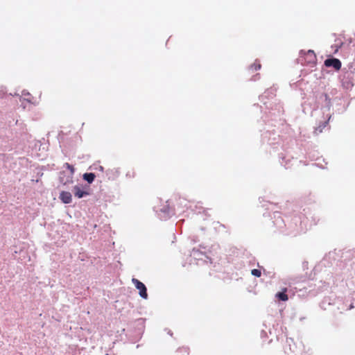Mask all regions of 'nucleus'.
Segmentation results:
<instances>
[{
    "label": "nucleus",
    "mask_w": 355,
    "mask_h": 355,
    "mask_svg": "<svg viewBox=\"0 0 355 355\" xmlns=\"http://www.w3.org/2000/svg\"><path fill=\"white\" fill-rule=\"evenodd\" d=\"M132 282L135 287L139 291V295L144 299H147L148 293L146 286L141 282L135 278H133Z\"/></svg>",
    "instance_id": "f257e3e1"
},
{
    "label": "nucleus",
    "mask_w": 355,
    "mask_h": 355,
    "mask_svg": "<svg viewBox=\"0 0 355 355\" xmlns=\"http://www.w3.org/2000/svg\"><path fill=\"white\" fill-rule=\"evenodd\" d=\"M302 58L304 60V64H313L316 62V55L313 51L309 50L307 52L304 53V57Z\"/></svg>",
    "instance_id": "f03ea898"
},
{
    "label": "nucleus",
    "mask_w": 355,
    "mask_h": 355,
    "mask_svg": "<svg viewBox=\"0 0 355 355\" xmlns=\"http://www.w3.org/2000/svg\"><path fill=\"white\" fill-rule=\"evenodd\" d=\"M324 65L327 67H332L336 70H339L341 68V62L337 58H329L324 61Z\"/></svg>",
    "instance_id": "7ed1b4c3"
},
{
    "label": "nucleus",
    "mask_w": 355,
    "mask_h": 355,
    "mask_svg": "<svg viewBox=\"0 0 355 355\" xmlns=\"http://www.w3.org/2000/svg\"><path fill=\"white\" fill-rule=\"evenodd\" d=\"M73 192L75 197L78 198H83L84 196H88L89 193L84 191L80 186H75L73 189Z\"/></svg>",
    "instance_id": "20e7f679"
},
{
    "label": "nucleus",
    "mask_w": 355,
    "mask_h": 355,
    "mask_svg": "<svg viewBox=\"0 0 355 355\" xmlns=\"http://www.w3.org/2000/svg\"><path fill=\"white\" fill-rule=\"evenodd\" d=\"M61 201L65 204H69L72 201V196L69 191H62L59 196Z\"/></svg>",
    "instance_id": "39448f33"
},
{
    "label": "nucleus",
    "mask_w": 355,
    "mask_h": 355,
    "mask_svg": "<svg viewBox=\"0 0 355 355\" xmlns=\"http://www.w3.org/2000/svg\"><path fill=\"white\" fill-rule=\"evenodd\" d=\"M95 174L93 173H86L83 175V179L86 180L88 183L91 184L95 179Z\"/></svg>",
    "instance_id": "423d86ee"
},
{
    "label": "nucleus",
    "mask_w": 355,
    "mask_h": 355,
    "mask_svg": "<svg viewBox=\"0 0 355 355\" xmlns=\"http://www.w3.org/2000/svg\"><path fill=\"white\" fill-rule=\"evenodd\" d=\"M286 288L283 292H279L276 294V297L282 301H287L288 299V295L286 294Z\"/></svg>",
    "instance_id": "0eeeda50"
},
{
    "label": "nucleus",
    "mask_w": 355,
    "mask_h": 355,
    "mask_svg": "<svg viewBox=\"0 0 355 355\" xmlns=\"http://www.w3.org/2000/svg\"><path fill=\"white\" fill-rule=\"evenodd\" d=\"M260 69H261V64L259 63H257V62H254V64H252L250 67V69H251L252 71H257Z\"/></svg>",
    "instance_id": "6e6552de"
},
{
    "label": "nucleus",
    "mask_w": 355,
    "mask_h": 355,
    "mask_svg": "<svg viewBox=\"0 0 355 355\" xmlns=\"http://www.w3.org/2000/svg\"><path fill=\"white\" fill-rule=\"evenodd\" d=\"M251 274L255 277H259L261 275V272L258 269H253L251 271Z\"/></svg>",
    "instance_id": "1a4fd4ad"
},
{
    "label": "nucleus",
    "mask_w": 355,
    "mask_h": 355,
    "mask_svg": "<svg viewBox=\"0 0 355 355\" xmlns=\"http://www.w3.org/2000/svg\"><path fill=\"white\" fill-rule=\"evenodd\" d=\"M64 166L71 171V174H73L75 169L72 165L69 164V163H66Z\"/></svg>",
    "instance_id": "9d476101"
},
{
    "label": "nucleus",
    "mask_w": 355,
    "mask_h": 355,
    "mask_svg": "<svg viewBox=\"0 0 355 355\" xmlns=\"http://www.w3.org/2000/svg\"><path fill=\"white\" fill-rule=\"evenodd\" d=\"M99 170H100L101 171H103V166H99Z\"/></svg>",
    "instance_id": "9b49d317"
},
{
    "label": "nucleus",
    "mask_w": 355,
    "mask_h": 355,
    "mask_svg": "<svg viewBox=\"0 0 355 355\" xmlns=\"http://www.w3.org/2000/svg\"><path fill=\"white\" fill-rule=\"evenodd\" d=\"M327 123V122H324V126H326V124Z\"/></svg>",
    "instance_id": "f8f14e48"
}]
</instances>
